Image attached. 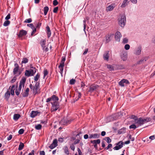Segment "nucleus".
<instances>
[{"label": "nucleus", "mask_w": 155, "mask_h": 155, "mask_svg": "<svg viewBox=\"0 0 155 155\" xmlns=\"http://www.w3.org/2000/svg\"><path fill=\"white\" fill-rule=\"evenodd\" d=\"M121 36V35L120 32L119 31L115 33V40L118 41H119Z\"/></svg>", "instance_id": "nucleus-15"}, {"label": "nucleus", "mask_w": 155, "mask_h": 155, "mask_svg": "<svg viewBox=\"0 0 155 155\" xmlns=\"http://www.w3.org/2000/svg\"><path fill=\"white\" fill-rule=\"evenodd\" d=\"M12 135L11 134H10L9 136L7 138V140H9L12 139Z\"/></svg>", "instance_id": "nucleus-63"}, {"label": "nucleus", "mask_w": 155, "mask_h": 155, "mask_svg": "<svg viewBox=\"0 0 155 155\" xmlns=\"http://www.w3.org/2000/svg\"><path fill=\"white\" fill-rule=\"evenodd\" d=\"M150 121V118L147 117L146 118H143L141 117L137 118L133 122L137 125L138 127L143 125L144 123Z\"/></svg>", "instance_id": "nucleus-1"}, {"label": "nucleus", "mask_w": 155, "mask_h": 155, "mask_svg": "<svg viewBox=\"0 0 155 155\" xmlns=\"http://www.w3.org/2000/svg\"><path fill=\"white\" fill-rule=\"evenodd\" d=\"M41 127L42 126L41 124H38L37 125L35 126V128L36 130H40L41 129Z\"/></svg>", "instance_id": "nucleus-41"}, {"label": "nucleus", "mask_w": 155, "mask_h": 155, "mask_svg": "<svg viewBox=\"0 0 155 155\" xmlns=\"http://www.w3.org/2000/svg\"><path fill=\"white\" fill-rule=\"evenodd\" d=\"M25 75L27 77L32 76V75H31L30 71L29 70H26L25 71Z\"/></svg>", "instance_id": "nucleus-30"}, {"label": "nucleus", "mask_w": 155, "mask_h": 155, "mask_svg": "<svg viewBox=\"0 0 155 155\" xmlns=\"http://www.w3.org/2000/svg\"><path fill=\"white\" fill-rule=\"evenodd\" d=\"M141 47L139 46L135 50L134 54L137 55H139L141 52Z\"/></svg>", "instance_id": "nucleus-13"}, {"label": "nucleus", "mask_w": 155, "mask_h": 155, "mask_svg": "<svg viewBox=\"0 0 155 155\" xmlns=\"http://www.w3.org/2000/svg\"><path fill=\"white\" fill-rule=\"evenodd\" d=\"M127 58V54L126 52H124L121 55V58L124 61L126 60Z\"/></svg>", "instance_id": "nucleus-24"}, {"label": "nucleus", "mask_w": 155, "mask_h": 155, "mask_svg": "<svg viewBox=\"0 0 155 155\" xmlns=\"http://www.w3.org/2000/svg\"><path fill=\"white\" fill-rule=\"evenodd\" d=\"M138 127L136 125H135L134 124H133L129 126V128L130 129H135L136 128H137Z\"/></svg>", "instance_id": "nucleus-39"}, {"label": "nucleus", "mask_w": 155, "mask_h": 155, "mask_svg": "<svg viewBox=\"0 0 155 155\" xmlns=\"http://www.w3.org/2000/svg\"><path fill=\"white\" fill-rule=\"evenodd\" d=\"M10 18V14L9 13L6 16L5 18V19L8 20Z\"/></svg>", "instance_id": "nucleus-57"}, {"label": "nucleus", "mask_w": 155, "mask_h": 155, "mask_svg": "<svg viewBox=\"0 0 155 155\" xmlns=\"http://www.w3.org/2000/svg\"><path fill=\"white\" fill-rule=\"evenodd\" d=\"M75 82V80L72 79H71L70 80V82H69V84H70L73 85V84H74Z\"/></svg>", "instance_id": "nucleus-47"}, {"label": "nucleus", "mask_w": 155, "mask_h": 155, "mask_svg": "<svg viewBox=\"0 0 155 155\" xmlns=\"http://www.w3.org/2000/svg\"><path fill=\"white\" fill-rule=\"evenodd\" d=\"M57 143L58 140L57 139H55L53 140L52 143L51 144L50 146L49 147L51 149H53L54 148L56 147L57 145Z\"/></svg>", "instance_id": "nucleus-11"}, {"label": "nucleus", "mask_w": 155, "mask_h": 155, "mask_svg": "<svg viewBox=\"0 0 155 155\" xmlns=\"http://www.w3.org/2000/svg\"><path fill=\"white\" fill-rule=\"evenodd\" d=\"M58 9V7H55L53 9V12L54 13H56Z\"/></svg>", "instance_id": "nucleus-52"}, {"label": "nucleus", "mask_w": 155, "mask_h": 155, "mask_svg": "<svg viewBox=\"0 0 155 155\" xmlns=\"http://www.w3.org/2000/svg\"><path fill=\"white\" fill-rule=\"evenodd\" d=\"M10 24V21H9L6 20L4 22L3 25L5 26H7L8 25Z\"/></svg>", "instance_id": "nucleus-40"}, {"label": "nucleus", "mask_w": 155, "mask_h": 155, "mask_svg": "<svg viewBox=\"0 0 155 155\" xmlns=\"http://www.w3.org/2000/svg\"><path fill=\"white\" fill-rule=\"evenodd\" d=\"M117 146L114 147L113 149L114 150H118L121 148L123 146V142L120 143L119 142L117 144Z\"/></svg>", "instance_id": "nucleus-14"}, {"label": "nucleus", "mask_w": 155, "mask_h": 155, "mask_svg": "<svg viewBox=\"0 0 155 155\" xmlns=\"http://www.w3.org/2000/svg\"><path fill=\"white\" fill-rule=\"evenodd\" d=\"M51 97L52 101H53V102H57L58 100V97L54 95H53Z\"/></svg>", "instance_id": "nucleus-27"}, {"label": "nucleus", "mask_w": 155, "mask_h": 155, "mask_svg": "<svg viewBox=\"0 0 155 155\" xmlns=\"http://www.w3.org/2000/svg\"><path fill=\"white\" fill-rule=\"evenodd\" d=\"M91 143L94 144V147L96 150H97V144H99L101 143V140L100 139H98L93 140H91Z\"/></svg>", "instance_id": "nucleus-9"}, {"label": "nucleus", "mask_w": 155, "mask_h": 155, "mask_svg": "<svg viewBox=\"0 0 155 155\" xmlns=\"http://www.w3.org/2000/svg\"><path fill=\"white\" fill-rule=\"evenodd\" d=\"M129 139L131 140L132 141H133L134 140V138L132 137V136L131 135H129L128 136Z\"/></svg>", "instance_id": "nucleus-61"}, {"label": "nucleus", "mask_w": 155, "mask_h": 155, "mask_svg": "<svg viewBox=\"0 0 155 155\" xmlns=\"http://www.w3.org/2000/svg\"><path fill=\"white\" fill-rule=\"evenodd\" d=\"M20 117V115L19 114H15L14 115L13 119L15 120H17Z\"/></svg>", "instance_id": "nucleus-31"}, {"label": "nucleus", "mask_w": 155, "mask_h": 155, "mask_svg": "<svg viewBox=\"0 0 155 155\" xmlns=\"http://www.w3.org/2000/svg\"><path fill=\"white\" fill-rule=\"evenodd\" d=\"M28 61V59L26 58H24L23 59L22 61H21L22 64H25L27 63Z\"/></svg>", "instance_id": "nucleus-44"}, {"label": "nucleus", "mask_w": 155, "mask_h": 155, "mask_svg": "<svg viewBox=\"0 0 155 155\" xmlns=\"http://www.w3.org/2000/svg\"><path fill=\"white\" fill-rule=\"evenodd\" d=\"M105 139L106 140V141L108 143H109L111 142V140L110 138L108 137H105Z\"/></svg>", "instance_id": "nucleus-43"}, {"label": "nucleus", "mask_w": 155, "mask_h": 155, "mask_svg": "<svg viewBox=\"0 0 155 155\" xmlns=\"http://www.w3.org/2000/svg\"><path fill=\"white\" fill-rule=\"evenodd\" d=\"M126 128H122L118 131V133L119 134H124L126 132Z\"/></svg>", "instance_id": "nucleus-26"}, {"label": "nucleus", "mask_w": 155, "mask_h": 155, "mask_svg": "<svg viewBox=\"0 0 155 155\" xmlns=\"http://www.w3.org/2000/svg\"><path fill=\"white\" fill-rule=\"evenodd\" d=\"M31 28L32 29L33 31V32H35L36 31V28H35L34 25H33V27Z\"/></svg>", "instance_id": "nucleus-60"}, {"label": "nucleus", "mask_w": 155, "mask_h": 155, "mask_svg": "<svg viewBox=\"0 0 155 155\" xmlns=\"http://www.w3.org/2000/svg\"><path fill=\"white\" fill-rule=\"evenodd\" d=\"M46 33L48 35V37L49 38L50 37L51 35V32L50 30L49 27L48 26L46 27Z\"/></svg>", "instance_id": "nucleus-22"}, {"label": "nucleus", "mask_w": 155, "mask_h": 155, "mask_svg": "<svg viewBox=\"0 0 155 155\" xmlns=\"http://www.w3.org/2000/svg\"><path fill=\"white\" fill-rule=\"evenodd\" d=\"M129 82L128 81L127 79H123L119 83V85L121 87H124L127 84H129Z\"/></svg>", "instance_id": "nucleus-8"}, {"label": "nucleus", "mask_w": 155, "mask_h": 155, "mask_svg": "<svg viewBox=\"0 0 155 155\" xmlns=\"http://www.w3.org/2000/svg\"><path fill=\"white\" fill-rule=\"evenodd\" d=\"M83 23H84V31H85L86 27V21L85 20H83Z\"/></svg>", "instance_id": "nucleus-56"}, {"label": "nucleus", "mask_w": 155, "mask_h": 155, "mask_svg": "<svg viewBox=\"0 0 155 155\" xmlns=\"http://www.w3.org/2000/svg\"><path fill=\"white\" fill-rule=\"evenodd\" d=\"M111 37V35H110V34H108L106 36L105 38H106V43H108L110 41Z\"/></svg>", "instance_id": "nucleus-28"}, {"label": "nucleus", "mask_w": 155, "mask_h": 155, "mask_svg": "<svg viewBox=\"0 0 155 155\" xmlns=\"http://www.w3.org/2000/svg\"><path fill=\"white\" fill-rule=\"evenodd\" d=\"M24 131L23 129H20L18 131V133L20 134H22L24 132Z\"/></svg>", "instance_id": "nucleus-55"}, {"label": "nucleus", "mask_w": 155, "mask_h": 155, "mask_svg": "<svg viewBox=\"0 0 155 155\" xmlns=\"http://www.w3.org/2000/svg\"><path fill=\"white\" fill-rule=\"evenodd\" d=\"M26 79V78L24 77L22 78V79L21 80L19 83V84L18 89V90L21 91L22 88V86L24 87L25 84Z\"/></svg>", "instance_id": "nucleus-7"}, {"label": "nucleus", "mask_w": 155, "mask_h": 155, "mask_svg": "<svg viewBox=\"0 0 155 155\" xmlns=\"http://www.w3.org/2000/svg\"><path fill=\"white\" fill-rule=\"evenodd\" d=\"M128 40L127 38H125L123 39V42L124 44H126L128 43Z\"/></svg>", "instance_id": "nucleus-50"}, {"label": "nucleus", "mask_w": 155, "mask_h": 155, "mask_svg": "<svg viewBox=\"0 0 155 155\" xmlns=\"http://www.w3.org/2000/svg\"><path fill=\"white\" fill-rule=\"evenodd\" d=\"M58 2L57 1V0H54L53 1V5L54 6H56L58 4Z\"/></svg>", "instance_id": "nucleus-53"}, {"label": "nucleus", "mask_w": 155, "mask_h": 155, "mask_svg": "<svg viewBox=\"0 0 155 155\" xmlns=\"http://www.w3.org/2000/svg\"><path fill=\"white\" fill-rule=\"evenodd\" d=\"M97 86L91 85L89 87L88 91L92 93L97 88Z\"/></svg>", "instance_id": "nucleus-19"}, {"label": "nucleus", "mask_w": 155, "mask_h": 155, "mask_svg": "<svg viewBox=\"0 0 155 155\" xmlns=\"http://www.w3.org/2000/svg\"><path fill=\"white\" fill-rule=\"evenodd\" d=\"M74 144L73 143L71 144L70 145V148L73 151H74L75 149V147L74 145Z\"/></svg>", "instance_id": "nucleus-51"}, {"label": "nucleus", "mask_w": 155, "mask_h": 155, "mask_svg": "<svg viewBox=\"0 0 155 155\" xmlns=\"http://www.w3.org/2000/svg\"><path fill=\"white\" fill-rule=\"evenodd\" d=\"M64 153L66 154L67 155L69 154V152L68 149V147L67 146H65L64 147Z\"/></svg>", "instance_id": "nucleus-36"}, {"label": "nucleus", "mask_w": 155, "mask_h": 155, "mask_svg": "<svg viewBox=\"0 0 155 155\" xmlns=\"http://www.w3.org/2000/svg\"><path fill=\"white\" fill-rule=\"evenodd\" d=\"M69 120H67V118L65 117L64 118L60 121L61 124L63 125H66L69 123Z\"/></svg>", "instance_id": "nucleus-16"}, {"label": "nucleus", "mask_w": 155, "mask_h": 155, "mask_svg": "<svg viewBox=\"0 0 155 155\" xmlns=\"http://www.w3.org/2000/svg\"><path fill=\"white\" fill-rule=\"evenodd\" d=\"M52 106L51 107V110L52 112L57 110L59 108V104L58 102H51Z\"/></svg>", "instance_id": "nucleus-6"}, {"label": "nucleus", "mask_w": 155, "mask_h": 155, "mask_svg": "<svg viewBox=\"0 0 155 155\" xmlns=\"http://www.w3.org/2000/svg\"><path fill=\"white\" fill-rule=\"evenodd\" d=\"M24 146V144L23 143L21 142L19 145L18 150H22Z\"/></svg>", "instance_id": "nucleus-34"}, {"label": "nucleus", "mask_w": 155, "mask_h": 155, "mask_svg": "<svg viewBox=\"0 0 155 155\" xmlns=\"http://www.w3.org/2000/svg\"><path fill=\"white\" fill-rule=\"evenodd\" d=\"M128 0H124L120 7L123 8L125 7L128 4L129 2H127Z\"/></svg>", "instance_id": "nucleus-25"}, {"label": "nucleus", "mask_w": 155, "mask_h": 155, "mask_svg": "<svg viewBox=\"0 0 155 155\" xmlns=\"http://www.w3.org/2000/svg\"><path fill=\"white\" fill-rule=\"evenodd\" d=\"M40 77V74L38 73L34 77V80L35 81H37Z\"/></svg>", "instance_id": "nucleus-38"}, {"label": "nucleus", "mask_w": 155, "mask_h": 155, "mask_svg": "<svg viewBox=\"0 0 155 155\" xmlns=\"http://www.w3.org/2000/svg\"><path fill=\"white\" fill-rule=\"evenodd\" d=\"M115 7L114 4H111L108 6L107 8V10L108 11H111Z\"/></svg>", "instance_id": "nucleus-23"}, {"label": "nucleus", "mask_w": 155, "mask_h": 155, "mask_svg": "<svg viewBox=\"0 0 155 155\" xmlns=\"http://www.w3.org/2000/svg\"><path fill=\"white\" fill-rule=\"evenodd\" d=\"M112 147V145L111 144H109L108 146L105 148V149L106 150H108L110 148H111Z\"/></svg>", "instance_id": "nucleus-54"}, {"label": "nucleus", "mask_w": 155, "mask_h": 155, "mask_svg": "<svg viewBox=\"0 0 155 155\" xmlns=\"http://www.w3.org/2000/svg\"><path fill=\"white\" fill-rule=\"evenodd\" d=\"M32 19L31 18L26 19L24 21V22L30 23L32 22Z\"/></svg>", "instance_id": "nucleus-46"}, {"label": "nucleus", "mask_w": 155, "mask_h": 155, "mask_svg": "<svg viewBox=\"0 0 155 155\" xmlns=\"http://www.w3.org/2000/svg\"><path fill=\"white\" fill-rule=\"evenodd\" d=\"M130 48V46L128 44H126L124 46V48L126 50H128Z\"/></svg>", "instance_id": "nucleus-49"}, {"label": "nucleus", "mask_w": 155, "mask_h": 155, "mask_svg": "<svg viewBox=\"0 0 155 155\" xmlns=\"http://www.w3.org/2000/svg\"><path fill=\"white\" fill-rule=\"evenodd\" d=\"M46 40L45 39H42L40 42V44L42 48V49H44L45 47V44L46 43Z\"/></svg>", "instance_id": "nucleus-21"}, {"label": "nucleus", "mask_w": 155, "mask_h": 155, "mask_svg": "<svg viewBox=\"0 0 155 155\" xmlns=\"http://www.w3.org/2000/svg\"><path fill=\"white\" fill-rule=\"evenodd\" d=\"M109 57V51H107L103 54V58L104 60H108Z\"/></svg>", "instance_id": "nucleus-17"}, {"label": "nucleus", "mask_w": 155, "mask_h": 155, "mask_svg": "<svg viewBox=\"0 0 155 155\" xmlns=\"http://www.w3.org/2000/svg\"><path fill=\"white\" fill-rule=\"evenodd\" d=\"M130 118L132 119H134V121H135V120H136L137 118V117L136 116L133 115H132L131 116Z\"/></svg>", "instance_id": "nucleus-48"}, {"label": "nucleus", "mask_w": 155, "mask_h": 155, "mask_svg": "<svg viewBox=\"0 0 155 155\" xmlns=\"http://www.w3.org/2000/svg\"><path fill=\"white\" fill-rule=\"evenodd\" d=\"M10 96V93L8 91L5 94V97L6 99H8Z\"/></svg>", "instance_id": "nucleus-35"}, {"label": "nucleus", "mask_w": 155, "mask_h": 155, "mask_svg": "<svg viewBox=\"0 0 155 155\" xmlns=\"http://www.w3.org/2000/svg\"><path fill=\"white\" fill-rule=\"evenodd\" d=\"M66 58L65 57L62 56V57L60 63V65L58 66V68L60 70V72L61 73V75L62 76V74L64 70V62L65 61Z\"/></svg>", "instance_id": "nucleus-4"}, {"label": "nucleus", "mask_w": 155, "mask_h": 155, "mask_svg": "<svg viewBox=\"0 0 155 155\" xmlns=\"http://www.w3.org/2000/svg\"><path fill=\"white\" fill-rule=\"evenodd\" d=\"M20 90H19L18 89H16L15 91V93L17 95H18L20 93Z\"/></svg>", "instance_id": "nucleus-58"}, {"label": "nucleus", "mask_w": 155, "mask_h": 155, "mask_svg": "<svg viewBox=\"0 0 155 155\" xmlns=\"http://www.w3.org/2000/svg\"><path fill=\"white\" fill-rule=\"evenodd\" d=\"M100 134L95 133L92 134H89V137L90 139L94 138L97 139L99 138L100 137Z\"/></svg>", "instance_id": "nucleus-12"}, {"label": "nucleus", "mask_w": 155, "mask_h": 155, "mask_svg": "<svg viewBox=\"0 0 155 155\" xmlns=\"http://www.w3.org/2000/svg\"><path fill=\"white\" fill-rule=\"evenodd\" d=\"M35 151L33 150H32L31 151V152L29 153L28 155H35Z\"/></svg>", "instance_id": "nucleus-64"}, {"label": "nucleus", "mask_w": 155, "mask_h": 155, "mask_svg": "<svg viewBox=\"0 0 155 155\" xmlns=\"http://www.w3.org/2000/svg\"><path fill=\"white\" fill-rule=\"evenodd\" d=\"M146 60L145 59H142L139 61H138L137 62V64H143L144 63V61H146Z\"/></svg>", "instance_id": "nucleus-37"}, {"label": "nucleus", "mask_w": 155, "mask_h": 155, "mask_svg": "<svg viewBox=\"0 0 155 155\" xmlns=\"http://www.w3.org/2000/svg\"><path fill=\"white\" fill-rule=\"evenodd\" d=\"M118 24L121 27L123 28L126 23V17L125 15L123 14L120 15L118 19Z\"/></svg>", "instance_id": "nucleus-3"}, {"label": "nucleus", "mask_w": 155, "mask_h": 155, "mask_svg": "<svg viewBox=\"0 0 155 155\" xmlns=\"http://www.w3.org/2000/svg\"><path fill=\"white\" fill-rule=\"evenodd\" d=\"M80 140L79 139H77L76 140H75L74 142V144H77V143H79L80 142Z\"/></svg>", "instance_id": "nucleus-59"}, {"label": "nucleus", "mask_w": 155, "mask_h": 155, "mask_svg": "<svg viewBox=\"0 0 155 155\" xmlns=\"http://www.w3.org/2000/svg\"><path fill=\"white\" fill-rule=\"evenodd\" d=\"M17 87V86H15V85L12 86L11 90V93L12 95H13L14 94V91L15 90V88Z\"/></svg>", "instance_id": "nucleus-29"}, {"label": "nucleus", "mask_w": 155, "mask_h": 155, "mask_svg": "<svg viewBox=\"0 0 155 155\" xmlns=\"http://www.w3.org/2000/svg\"><path fill=\"white\" fill-rule=\"evenodd\" d=\"M40 83L36 82L34 86H33L31 84L29 85V87L32 90L33 93L35 94L40 93V89L39 87Z\"/></svg>", "instance_id": "nucleus-2"}, {"label": "nucleus", "mask_w": 155, "mask_h": 155, "mask_svg": "<svg viewBox=\"0 0 155 155\" xmlns=\"http://www.w3.org/2000/svg\"><path fill=\"white\" fill-rule=\"evenodd\" d=\"M29 88H27L25 91L24 93L22 94V96L24 97H28L29 94Z\"/></svg>", "instance_id": "nucleus-18"}, {"label": "nucleus", "mask_w": 155, "mask_h": 155, "mask_svg": "<svg viewBox=\"0 0 155 155\" xmlns=\"http://www.w3.org/2000/svg\"><path fill=\"white\" fill-rule=\"evenodd\" d=\"M16 78L15 77H14L11 81V83H13L15 82L16 80Z\"/></svg>", "instance_id": "nucleus-62"}, {"label": "nucleus", "mask_w": 155, "mask_h": 155, "mask_svg": "<svg viewBox=\"0 0 155 155\" xmlns=\"http://www.w3.org/2000/svg\"><path fill=\"white\" fill-rule=\"evenodd\" d=\"M48 10L49 8L48 6H45L44 8V14L45 15H46Z\"/></svg>", "instance_id": "nucleus-32"}, {"label": "nucleus", "mask_w": 155, "mask_h": 155, "mask_svg": "<svg viewBox=\"0 0 155 155\" xmlns=\"http://www.w3.org/2000/svg\"><path fill=\"white\" fill-rule=\"evenodd\" d=\"M27 34V32L24 30H20L18 34L17 35L19 38H21L22 37L25 36Z\"/></svg>", "instance_id": "nucleus-10"}, {"label": "nucleus", "mask_w": 155, "mask_h": 155, "mask_svg": "<svg viewBox=\"0 0 155 155\" xmlns=\"http://www.w3.org/2000/svg\"><path fill=\"white\" fill-rule=\"evenodd\" d=\"M36 70L35 68H34V69H30L29 70L31 75L33 76L35 74L36 72Z\"/></svg>", "instance_id": "nucleus-33"}, {"label": "nucleus", "mask_w": 155, "mask_h": 155, "mask_svg": "<svg viewBox=\"0 0 155 155\" xmlns=\"http://www.w3.org/2000/svg\"><path fill=\"white\" fill-rule=\"evenodd\" d=\"M13 72L14 74L17 76L20 75L21 73V72L19 70V66L16 63L14 64V68L13 69Z\"/></svg>", "instance_id": "nucleus-5"}, {"label": "nucleus", "mask_w": 155, "mask_h": 155, "mask_svg": "<svg viewBox=\"0 0 155 155\" xmlns=\"http://www.w3.org/2000/svg\"><path fill=\"white\" fill-rule=\"evenodd\" d=\"M39 113H40L37 111H32L31 113V117L32 118L34 117Z\"/></svg>", "instance_id": "nucleus-20"}, {"label": "nucleus", "mask_w": 155, "mask_h": 155, "mask_svg": "<svg viewBox=\"0 0 155 155\" xmlns=\"http://www.w3.org/2000/svg\"><path fill=\"white\" fill-rule=\"evenodd\" d=\"M107 68L110 71H112L114 70L113 67L111 65L107 64Z\"/></svg>", "instance_id": "nucleus-42"}, {"label": "nucleus", "mask_w": 155, "mask_h": 155, "mask_svg": "<svg viewBox=\"0 0 155 155\" xmlns=\"http://www.w3.org/2000/svg\"><path fill=\"white\" fill-rule=\"evenodd\" d=\"M48 72L47 70H45L44 71L43 78L44 79L45 77L48 74Z\"/></svg>", "instance_id": "nucleus-45"}]
</instances>
